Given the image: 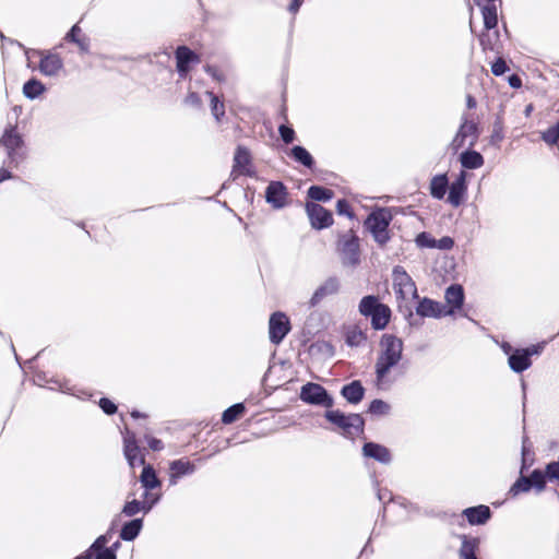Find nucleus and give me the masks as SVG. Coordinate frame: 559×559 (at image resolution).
Masks as SVG:
<instances>
[{"label": "nucleus", "instance_id": "58", "mask_svg": "<svg viewBox=\"0 0 559 559\" xmlns=\"http://www.w3.org/2000/svg\"><path fill=\"white\" fill-rule=\"evenodd\" d=\"M203 70L206 74H209L214 81L218 82V83H223L226 81V78L224 74H222L217 68L213 64H205L203 67Z\"/></svg>", "mask_w": 559, "mask_h": 559}, {"label": "nucleus", "instance_id": "11", "mask_svg": "<svg viewBox=\"0 0 559 559\" xmlns=\"http://www.w3.org/2000/svg\"><path fill=\"white\" fill-rule=\"evenodd\" d=\"M306 214L312 229L323 230L331 227L334 223L333 214L330 210L314 202H306Z\"/></svg>", "mask_w": 559, "mask_h": 559}, {"label": "nucleus", "instance_id": "7", "mask_svg": "<svg viewBox=\"0 0 559 559\" xmlns=\"http://www.w3.org/2000/svg\"><path fill=\"white\" fill-rule=\"evenodd\" d=\"M24 144V139L22 134L17 132L16 126L9 124L0 138V145L7 150L10 166L17 167L20 162L24 158V154L19 152Z\"/></svg>", "mask_w": 559, "mask_h": 559}, {"label": "nucleus", "instance_id": "24", "mask_svg": "<svg viewBox=\"0 0 559 559\" xmlns=\"http://www.w3.org/2000/svg\"><path fill=\"white\" fill-rule=\"evenodd\" d=\"M139 465H142V471L139 476V483L142 488H153L155 490L162 489V479L158 477L156 469L150 463L145 462L144 456H140Z\"/></svg>", "mask_w": 559, "mask_h": 559}, {"label": "nucleus", "instance_id": "52", "mask_svg": "<svg viewBox=\"0 0 559 559\" xmlns=\"http://www.w3.org/2000/svg\"><path fill=\"white\" fill-rule=\"evenodd\" d=\"M490 31H483L479 36V45L481 46L483 51H496L499 52L498 47L496 43L492 40L491 35L489 34Z\"/></svg>", "mask_w": 559, "mask_h": 559}, {"label": "nucleus", "instance_id": "5", "mask_svg": "<svg viewBox=\"0 0 559 559\" xmlns=\"http://www.w3.org/2000/svg\"><path fill=\"white\" fill-rule=\"evenodd\" d=\"M299 399L311 406L332 409L335 405L334 396L322 384L309 381L300 386Z\"/></svg>", "mask_w": 559, "mask_h": 559}, {"label": "nucleus", "instance_id": "32", "mask_svg": "<svg viewBox=\"0 0 559 559\" xmlns=\"http://www.w3.org/2000/svg\"><path fill=\"white\" fill-rule=\"evenodd\" d=\"M392 317L391 308L383 304L370 317V324L374 331H383L390 323Z\"/></svg>", "mask_w": 559, "mask_h": 559}, {"label": "nucleus", "instance_id": "57", "mask_svg": "<svg viewBox=\"0 0 559 559\" xmlns=\"http://www.w3.org/2000/svg\"><path fill=\"white\" fill-rule=\"evenodd\" d=\"M185 105L193 107L195 109L202 108V99L197 92H189L183 99Z\"/></svg>", "mask_w": 559, "mask_h": 559}, {"label": "nucleus", "instance_id": "2", "mask_svg": "<svg viewBox=\"0 0 559 559\" xmlns=\"http://www.w3.org/2000/svg\"><path fill=\"white\" fill-rule=\"evenodd\" d=\"M324 419L338 429L340 433L348 440L365 433L366 420L359 413H345L338 408L326 409Z\"/></svg>", "mask_w": 559, "mask_h": 559}, {"label": "nucleus", "instance_id": "61", "mask_svg": "<svg viewBox=\"0 0 559 559\" xmlns=\"http://www.w3.org/2000/svg\"><path fill=\"white\" fill-rule=\"evenodd\" d=\"M146 443L152 451H162L164 443L160 439L153 436H145Z\"/></svg>", "mask_w": 559, "mask_h": 559}, {"label": "nucleus", "instance_id": "37", "mask_svg": "<svg viewBox=\"0 0 559 559\" xmlns=\"http://www.w3.org/2000/svg\"><path fill=\"white\" fill-rule=\"evenodd\" d=\"M368 340L367 333L361 331L357 325L348 329L345 332V344L348 347H359Z\"/></svg>", "mask_w": 559, "mask_h": 559}, {"label": "nucleus", "instance_id": "38", "mask_svg": "<svg viewBox=\"0 0 559 559\" xmlns=\"http://www.w3.org/2000/svg\"><path fill=\"white\" fill-rule=\"evenodd\" d=\"M534 462H535V457H534V452L532 450V444L530 443L527 437H523L522 448H521L520 471L522 473H525L534 464Z\"/></svg>", "mask_w": 559, "mask_h": 559}, {"label": "nucleus", "instance_id": "45", "mask_svg": "<svg viewBox=\"0 0 559 559\" xmlns=\"http://www.w3.org/2000/svg\"><path fill=\"white\" fill-rule=\"evenodd\" d=\"M503 118L501 115H497L492 124V132L490 135V144L498 146V144L503 140Z\"/></svg>", "mask_w": 559, "mask_h": 559}, {"label": "nucleus", "instance_id": "56", "mask_svg": "<svg viewBox=\"0 0 559 559\" xmlns=\"http://www.w3.org/2000/svg\"><path fill=\"white\" fill-rule=\"evenodd\" d=\"M545 468L550 483L559 481V460L547 463Z\"/></svg>", "mask_w": 559, "mask_h": 559}, {"label": "nucleus", "instance_id": "63", "mask_svg": "<svg viewBox=\"0 0 559 559\" xmlns=\"http://www.w3.org/2000/svg\"><path fill=\"white\" fill-rule=\"evenodd\" d=\"M82 29L81 27L79 26V24H74L70 29L69 32L66 34V37L64 39L69 43H73L75 39H78L81 34Z\"/></svg>", "mask_w": 559, "mask_h": 559}, {"label": "nucleus", "instance_id": "55", "mask_svg": "<svg viewBox=\"0 0 559 559\" xmlns=\"http://www.w3.org/2000/svg\"><path fill=\"white\" fill-rule=\"evenodd\" d=\"M98 406L108 416L115 415L118 411L117 404L107 396L99 399Z\"/></svg>", "mask_w": 559, "mask_h": 559}, {"label": "nucleus", "instance_id": "3", "mask_svg": "<svg viewBox=\"0 0 559 559\" xmlns=\"http://www.w3.org/2000/svg\"><path fill=\"white\" fill-rule=\"evenodd\" d=\"M499 346L508 358L509 368L514 373L521 374L532 367V357L539 356L543 353L545 342L531 344L526 347H514L509 342L502 341Z\"/></svg>", "mask_w": 559, "mask_h": 559}, {"label": "nucleus", "instance_id": "44", "mask_svg": "<svg viewBox=\"0 0 559 559\" xmlns=\"http://www.w3.org/2000/svg\"><path fill=\"white\" fill-rule=\"evenodd\" d=\"M391 405L382 399H373L367 407V413L373 416L389 415Z\"/></svg>", "mask_w": 559, "mask_h": 559}, {"label": "nucleus", "instance_id": "35", "mask_svg": "<svg viewBox=\"0 0 559 559\" xmlns=\"http://www.w3.org/2000/svg\"><path fill=\"white\" fill-rule=\"evenodd\" d=\"M382 305L383 302H381L379 296L366 295L359 301L358 311L362 317L368 318Z\"/></svg>", "mask_w": 559, "mask_h": 559}, {"label": "nucleus", "instance_id": "48", "mask_svg": "<svg viewBox=\"0 0 559 559\" xmlns=\"http://www.w3.org/2000/svg\"><path fill=\"white\" fill-rule=\"evenodd\" d=\"M540 139L549 145L557 144L559 142V120L543 131Z\"/></svg>", "mask_w": 559, "mask_h": 559}, {"label": "nucleus", "instance_id": "26", "mask_svg": "<svg viewBox=\"0 0 559 559\" xmlns=\"http://www.w3.org/2000/svg\"><path fill=\"white\" fill-rule=\"evenodd\" d=\"M474 3L480 9L484 22V29H496L499 24L497 2L483 3L481 0H474Z\"/></svg>", "mask_w": 559, "mask_h": 559}, {"label": "nucleus", "instance_id": "1", "mask_svg": "<svg viewBox=\"0 0 559 559\" xmlns=\"http://www.w3.org/2000/svg\"><path fill=\"white\" fill-rule=\"evenodd\" d=\"M380 352L374 364V385L378 390H389L391 370L403 359L404 342L394 334L384 333L380 337Z\"/></svg>", "mask_w": 559, "mask_h": 559}, {"label": "nucleus", "instance_id": "29", "mask_svg": "<svg viewBox=\"0 0 559 559\" xmlns=\"http://www.w3.org/2000/svg\"><path fill=\"white\" fill-rule=\"evenodd\" d=\"M459 162L462 167L461 170L466 171L480 168L485 163V158L478 151L474 150V146H468L461 152Z\"/></svg>", "mask_w": 559, "mask_h": 559}, {"label": "nucleus", "instance_id": "53", "mask_svg": "<svg viewBox=\"0 0 559 559\" xmlns=\"http://www.w3.org/2000/svg\"><path fill=\"white\" fill-rule=\"evenodd\" d=\"M317 349L319 353L326 357H333L335 355V348L331 342L328 341H321L316 342L311 345V350Z\"/></svg>", "mask_w": 559, "mask_h": 559}, {"label": "nucleus", "instance_id": "33", "mask_svg": "<svg viewBox=\"0 0 559 559\" xmlns=\"http://www.w3.org/2000/svg\"><path fill=\"white\" fill-rule=\"evenodd\" d=\"M46 91V85L35 76L28 79L22 87V93L24 97L29 100H35L39 98Z\"/></svg>", "mask_w": 559, "mask_h": 559}, {"label": "nucleus", "instance_id": "42", "mask_svg": "<svg viewBox=\"0 0 559 559\" xmlns=\"http://www.w3.org/2000/svg\"><path fill=\"white\" fill-rule=\"evenodd\" d=\"M121 513L128 518L133 519L138 513H143V515H146L150 512L139 499L132 498L131 500H127L124 502L121 509Z\"/></svg>", "mask_w": 559, "mask_h": 559}, {"label": "nucleus", "instance_id": "64", "mask_svg": "<svg viewBox=\"0 0 559 559\" xmlns=\"http://www.w3.org/2000/svg\"><path fill=\"white\" fill-rule=\"evenodd\" d=\"M92 559H118V558L114 557L112 555H110L108 551H106L103 548V549L95 550V552H93Z\"/></svg>", "mask_w": 559, "mask_h": 559}, {"label": "nucleus", "instance_id": "4", "mask_svg": "<svg viewBox=\"0 0 559 559\" xmlns=\"http://www.w3.org/2000/svg\"><path fill=\"white\" fill-rule=\"evenodd\" d=\"M393 217L391 207L377 206L364 221V228L380 247H384L391 240L390 225Z\"/></svg>", "mask_w": 559, "mask_h": 559}, {"label": "nucleus", "instance_id": "13", "mask_svg": "<svg viewBox=\"0 0 559 559\" xmlns=\"http://www.w3.org/2000/svg\"><path fill=\"white\" fill-rule=\"evenodd\" d=\"M467 177V171L460 170L454 180L451 183L449 182L447 202L453 207H459L466 200L468 190Z\"/></svg>", "mask_w": 559, "mask_h": 559}, {"label": "nucleus", "instance_id": "62", "mask_svg": "<svg viewBox=\"0 0 559 559\" xmlns=\"http://www.w3.org/2000/svg\"><path fill=\"white\" fill-rule=\"evenodd\" d=\"M72 44H75L82 53L90 52V38L87 36L79 37Z\"/></svg>", "mask_w": 559, "mask_h": 559}, {"label": "nucleus", "instance_id": "22", "mask_svg": "<svg viewBox=\"0 0 559 559\" xmlns=\"http://www.w3.org/2000/svg\"><path fill=\"white\" fill-rule=\"evenodd\" d=\"M341 282L337 276L328 277L317 289L313 292L309 299V307H317L325 297L336 295L340 292Z\"/></svg>", "mask_w": 559, "mask_h": 559}, {"label": "nucleus", "instance_id": "30", "mask_svg": "<svg viewBox=\"0 0 559 559\" xmlns=\"http://www.w3.org/2000/svg\"><path fill=\"white\" fill-rule=\"evenodd\" d=\"M143 526V518H133L129 521H126L119 531L120 540L133 542L141 534Z\"/></svg>", "mask_w": 559, "mask_h": 559}, {"label": "nucleus", "instance_id": "40", "mask_svg": "<svg viewBox=\"0 0 559 559\" xmlns=\"http://www.w3.org/2000/svg\"><path fill=\"white\" fill-rule=\"evenodd\" d=\"M533 489L530 477H526L524 473L520 471V475L516 480L511 485L509 489V495L512 497H516L520 493H527Z\"/></svg>", "mask_w": 559, "mask_h": 559}, {"label": "nucleus", "instance_id": "17", "mask_svg": "<svg viewBox=\"0 0 559 559\" xmlns=\"http://www.w3.org/2000/svg\"><path fill=\"white\" fill-rule=\"evenodd\" d=\"M361 455L365 459L373 460L374 462L383 465L391 464L393 460L390 449L376 441L364 442L361 447Z\"/></svg>", "mask_w": 559, "mask_h": 559}, {"label": "nucleus", "instance_id": "36", "mask_svg": "<svg viewBox=\"0 0 559 559\" xmlns=\"http://www.w3.org/2000/svg\"><path fill=\"white\" fill-rule=\"evenodd\" d=\"M246 411L247 408L245 403H235L223 412L221 420L224 425H230L238 420L246 413Z\"/></svg>", "mask_w": 559, "mask_h": 559}, {"label": "nucleus", "instance_id": "46", "mask_svg": "<svg viewBox=\"0 0 559 559\" xmlns=\"http://www.w3.org/2000/svg\"><path fill=\"white\" fill-rule=\"evenodd\" d=\"M114 528H115V520L111 522L109 530L105 534L99 535L90 545V550L95 552V550L103 549L104 547H107V544L109 543V540L112 536Z\"/></svg>", "mask_w": 559, "mask_h": 559}, {"label": "nucleus", "instance_id": "34", "mask_svg": "<svg viewBox=\"0 0 559 559\" xmlns=\"http://www.w3.org/2000/svg\"><path fill=\"white\" fill-rule=\"evenodd\" d=\"M307 198L310 199V202L319 203V202H330L334 198L333 190L325 188L319 185H312L307 190Z\"/></svg>", "mask_w": 559, "mask_h": 559}, {"label": "nucleus", "instance_id": "20", "mask_svg": "<svg viewBox=\"0 0 559 559\" xmlns=\"http://www.w3.org/2000/svg\"><path fill=\"white\" fill-rule=\"evenodd\" d=\"M123 437V455L131 468H134L139 464V455L141 448L139 445L136 435L129 428H124L122 431Z\"/></svg>", "mask_w": 559, "mask_h": 559}, {"label": "nucleus", "instance_id": "31", "mask_svg": "<svg viewBox=\"0 0 559 559\" xmlns=\"http://www.w3.org/2000/svg\"><path fill=\"white\" fill-rule=\"evenodd\" d=\"M449 189V177L447 173L435 175L429 185L430 195L436 200H443Z\"/></svg>", "mask_w": 559, "mask_h": 559}, {"label": "nucleus", "instance_id": "41", "mask_svg": "<svg viewBox=\"0 0 559 559\" xmlns=\"http://www.w3.org/2000/svg\"><path fill=\"white\" fill-rule=\"evenodd\" d=\"M530 480L533 486V489L539 493L546 489L548 480V474L546 468L542 471L540 468H534L530 474Z\"/></svg>", "mask_w": 559, "mask_h": 559}, {"label": "nucleus", "instance_id": "54", "mask_svg": "<svg viewBox=\"0 0 559 559\" xmlns=\"http://www.w3.org/2000/svg\"><path fill=\"white\" fill-rule=\"evenodd\" d=\"M509 71H510V68L502 57H497L491 62V72L495 76H502L503 74H506Z\"/></svg>", "mask_w": 559, "mask_h": 559}, {"label": "nucleus", "instance_id": "50", "mask_svg": "<svg viewBox=\"0 0 559 559\" xmlns=\"http://www.w3.org/2000/svg\"><path fill=\"white\" fill-rule=\"evenodd\" d=\"M335 210L337 215L346 216L349 219H354L356 217L355 212L346 199H338L335 205Z\"/></svg>", "mask_w": 559, "mask_h": 559}, {"label": "nucleus", "instance_id": "51", "mask_svg": "<svg viewBox=\"0 0 559 559\" xmlns=\"http://www.w3.org/2000/svg\"><path fill=\"white\" fill-rule=\"evenodd\" d=\"M278 134L285 144H292L297 138L294 128L288 123H282L278 126Z\"/></svg>", "mask_w": 559, "mask_h": 559}, {"label": "nucleus", "instance_id": "15", "mask_svg": "<svg viewBox=\"0 0 559 559\" xmlns=\"http://www.w3.org/2000/svg\"><path fill=\"white\" fill-rule=\"evenodd\" d=\"M445 314L454 316L462 310L465 301L464 288L461 284H451L445 288Z\"/></svg>", "mask_w": 559, "mask_h": 559}, {"label": "nucleus", "instance_id": "47", "mask_svg": "<svg viewBox=\"0 0 559 559\" xmlns=\"http://www.w3.org/2000/svg\"><path fill=\"white\" fill-rule=\"evenodd\" d=\"M397 310L403 314L409 328H420L423 325V321L415 318L413 309L409 305H399Z\"/></svg>", "mask_w": 559, "mask_h": 559}, {"label": "nucleus", "instance_id": "43", "mask_svg": "<svg viewBox=\"0 0 559 559\" xmlns=\"http://www.w3.org/2000/svg\"><path fill=\"white\" fill-rule=\"evenodd\" d=\"M206 96L210 98V107L211 114L217 122H221L222 118L225 116V104L222 99H219L212 91L205 92Z\"/></svg>", "mask_w": 559, "mask_h": 559}, {"label": "nucleus", "instance_id": "6", "mask_svg": "<svg viewBox=\"0 0 559 559\" xmlns=\"http://www.w3.org/2000/svg\"><path fill=\"white\" fill-rule=\"evenodd\" d=\"M336 250L344 266L356 267L360 264L359 238L354 230L338 236Z\"/></svg>", "mask_w": 559, "mask_h": 559}, {"label": "nucleus", "instance_id": "9", "mask_svg": "<svg viewBox=\"0 0 559 559\" xmlns=\"http://www.w3.org/2000/svg\"><path fill=\"white\" fill-rule=\"evenodd\" d=\"M393 290L397 299L405 300L411 294L412 298H418V292L414 280L402 265H395L392 270Z\"/></svg>", "mask_w": 559, "mask_h": 559}, {"label": "nucleus", "instance_id": "14", "mask_svg": "<svg viewBox=\"0 0 559 559\" xmlns=\"http://www.w3.org/2000/svg\"><path fill=\"white\" fill-rule=\"evenodd\" d=\"M288 189L283 181H271L264 191L265 202L274 210H282L288 204Z\"/></svg>", "mask_w": 559, "mask_h": 559}, {"label": "nucleus", "instance_id": "28", "mask_svg": "<svg viewBox=\"0 0 559 559\" xmlns=\"http://www.w3.org/2000/svg\"><path fill=\"white\" fill-rule=\"evenodd\" d=\"M461 547L459 549L460 559H478L477 552L480 546V537L467 534L459 535Z\"/></svg>", "mask_w": 559, "mask_h": 559}, {"label": "nucleus", "instance_id": "18", "mask_svg": "<svg viewBox=\"0 0 559 559\" xmlns=\"http://www.w3.org/2000/svg\"><path fill=\"white\" fill-rule=\"evenodd\" d=\"M168 481L169 486H176L182 477L190 476L195 473V463L187 459H177L169 462L168 465Z\"/></svg>", "mask_w": 559, "mask_h": 559}, {"label": "nucleus", "instance_id": "60", "mask_svg": "<svg viewBox=\"0 0 559 559\" xmlns=\"http://www.w3.org/2000/svg\"><path fill=\"white\" fill-rule=\"evenodd\" d=\"M454 239L450 236H443L440 239H436L435 249L439 250H451L454 247Z\"/></svg>", "mask_w": 559, "mask_h": 559}, {"label": "nucleus", "instance_id": "39", "mask_svg": "<svg viewBox=\"0 0 559 559\" xmlns=\"http://www.w3.org/2000/svg\"><path fill=\"white\" fill-rule=\"evenodd\" d=\"M141 502L144 504L146 510L151 512L163 499L162 490H155L153 488H143L141 496Z\"/></svg>", "mask_w": 559, "mask_h": 559}, {"label": "nucleus", "instance_id": "12", "mask_svg": "<svg viewBox=\"0 0 559 559\" xmlns=\"http://www.w3.org/2000/svg\"><path fill=\"white\" fill-rule=\"evenodd\" d=\"M176 71L181 79H185L192 69V66L201 61L200 55L186 45H180L175 50Z\"/></svg>", "mask_w": 559, "mask_h": 559}, {"label": "nucleus", "instance_id": "25", "mask_svg": "<svg viewBox=\"0 0 559 559\" xmlns=\"http://www.w3.org/2000/svg\"><path fill=\"white\" fill-rule=\"evenodd\" d=\"M341 396L350 405H358L366 395V388L360 380H353L340 390Z\"/></svg>", "mask_w": 559, "mask_h": 559}, {"label": "nucleus", "instance_id": "21", "mask_svg": "<svg viewBox=\"0 0 559 559\" xmlns=\"http://www.w3.org/2000/svg\"><path fill=\"white\" fill-rule=\"evenodd\" d=\"M462 516L471 526H481L491 520L492 511L486 504H477L465 508L462 511Z\"/></svg>", "mask_w": 559, "mask_h": 559}, {"label": "nucleus", "instance_id": "10", "mask_svg": "<svg viewBox=\"0 0 559 559\" xmlns=\"http://www.w3.org/2000/svg\"><path fill=\"white\" fill-rule=\"evenodd\" d=\"M292 330L289 318L282 311H274L269 319V338L280 345Z\"/></svg>", "mask_w": 559, "mask_h": 559}, {"label": "nucleus", "instance_id": "16", "mask_svg": "<svg viewBox=\"0 0 559 559\" xmlns=\"http://www.w3.org/2000/svg\"><path fill=\"white\" fill-rule=\"evenodd\" d=\"M415 299L417 300L415 312L419 318L441 319L443 317H447L445 306L442 302L431 299L429 297L420 298L418 296V298Z\"/></svg>", "mask_w": 559, "mask_h": 559}, {"label": "nucleus", "instance_id": "19", "mask_svg": "<svg viewBox=\"0 0 559 559\" xmlns=\"http://www.w3.org/2000/svg\"><path fill=\"white\" fill-rule=\"evenodd\" d=\"M40 55L38 70L45 76H56L63 69L62 58L55 52L37 50Z\"/></svg>", "mask_w": 559, "mask_h": 559}, {"label": "nucleus", "instance_id": "23", "mask_svg": "<svg viewBox=\"0 0 559 559\" xmlns=\"http://www.w3.org/2000/svg\"><path fill=\"white\" fill-rule=\"evenodd\" d=\"M233 170H240L242 175L253 178L257 176L252 167L251 152L245 145H238L234 154Z\"/></svg>", "mask_w": 559, "mask_h": 559}, {"label": "nucleus", "instance_id": "27", "mask_svg": "<svg viewBox=\"0 0 559 559\" xmlns=\"http://www.w3.org/2000/svg\"><path fill=\"white\" fill-rule=\"evenodd\" d=\"M286 155L295 163L304 166L309 170L316 168V159L312 154L302 145L296 144L285 151Z\"/></svg>", "mask_w": 559, "mask_h": 559}, {"label": "nucleus", "instance_id": "8", "mask_svg": "<svg viewBox=\"0 0 559 559\" xmlns=\"http://www.w3.org/2000/svg\"><path fill=\"white\" fill-rule=\"evenodd\" d=\"M480 135L479 124L473 120L467 118L466 114H463L461 117L460 127L449 144V148L456 154L460 148H462L465 144L466 139L472 138L468 146H475L478 138Z\"/></svg>", "mask_w": 559, "mask_h": 559}, {"label": "nucleus", "instance_id": "59", "mask_svg": "<svg viewBox=\"0 0 559 559\" xmlns=\"http://www.w3.org/2000/svg\"><path fill=\"white\" fill-rule=\"evenodd\" d=\"M373 484L377 489V498L380 502H382L383 504L384 503L386 504V503L393 501V495L390 490L379 488V483L377 479H374Z\"/></svg>", "mask_w": 559, "mask_h": 559}, {"label": "nucleus", "instance_id": "49", "mask_svg": "<svg viewBox=\"0 0 559 559\" xmlns=\"http://www.w3.org/2000/svg\"><path fill=\"white\" fill-rule=\"evenodd\" d=\"M415 243L418 248L435 249L436 238L428 231H420L415 237Z\"/></svg>", "mask_w": 559, "mask_h": 559}]
</instances>
